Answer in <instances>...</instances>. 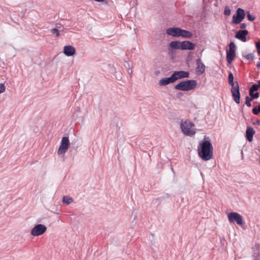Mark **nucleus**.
I'll return each instance as SVG.
<instances>
[{"label":"nucleus","instance_id":"c9c22d12","mask_svg":"<svg viewBox=\"0 0 260 260\" xmlns=\"http://www.w3.org/2000/svg\"><path fill=\"white\" fill-rule=\"evenodd\" d=\"M256 85L259 86L258 88L260 87V80L257 81V84H256Z\"/></svg>","mask_w":260,"mask_h":260},{"label":"nucleus","instance_id":"412c9836","mask_svg":"<svg viewBox=\"0 0 260 260\" xmlns=\"http://www.w3.org/2000/svg\"><path fill=\"white\" fill-rule=\"evenodd\" d=\"M62 203L63 204L68 205L73 202L72 198L69 196H64L62 198Z\"/></svg>","mask_w":260,"mask_h":260},{"label":"nucleus","instance_id":"ddd939ff","mask_svg":"<svg viewBox=\"0 0 260 260\" xmlns=\"http://www.w3.org/2000/svg\"><path fill=\"white\" fill-rule=\"evenodd\" d=\"M197 72L198 74L201 75L205 72L206 67L200 58L197 59Z\"/></svg>","mask_w":260,"mask_h":260},{"label":"nucleus","instance_id":"f8f14e48","mask_svg":"<svg viewBox=\"0 0 260 260\" xmlns=\"http://www.w3.org/2000/svg\"><path fill=\"white\" fill-rule=\"evenodd\" d=\"M166 33L171 36L175 37H180V28L172 27L166 30Z\"/></svg>","mask_w":260,"mask_h":260},{"label":"nucleus","instance_id":"423d86ee","mask_svg":"<svg viewBox=\"0 0 260 260\" xmlns=\"http://www.w3.org/2000/svg\"><path fill=\"white\" fill-rule=\"evenodd\" d=\"M47 230V227L42 224H36L31 230L30 234L32 236L37 237L43 235Z\"/></svg>","mask_w":260,"mask_h":260},{"label":"nucleus","instance_id":"6ab92c4d","mask_svg":"<svg viewBox=\"0 0 260 260\" xmlns=\"http://www.w3.org/2000/svg\"><path fill=\"white\" fill-rule=\"evenodd\" d=\"M192 36L191 32L180 28V37L185 38H190Z\"/></svg>","mask_w":260,"mask_h":260},{"label":"nucleus","instance_id":"bb28decb","mask_svg":"<svg viewBox=\"0 0 260 260\" xmlns=\"http://www.w3.org/2000/svg\"><path fill=\"white\" fill-rule=\"evenodd\" d=\"M231 9L228 6H225L224 10V14L226 16H229L231 14Z\"/></svg>","mask_w":260,"mask_h":260},{"label":"nucleus","instance_id":"393cba45","mask_svg":"<svg viewBox=\"0 0 260 260\" xmlns=\"http://www.w3.org/2000/svg\"><path fill=\"white\" fill-rule=\"evenodd\" d=\"M253 101L251 98H250V97L247 96H246L245 98V104L246 105V106L248 107H250L251 106V102Z\"/></svg>","mask_w":260,"mask_h":260},{"label":"nucleus","instance_id":"cd10ccee","mask_svg":"<svg viewBox=\"0 0 260 260\" xmlns=\"http://www.w3.org/2000/svg\"><path fill=\"white\" fill-rule=\"evenodd\" d=\"M247 59L249 60H253L254 58V54L253 53H249L244 56Z\"/></svg>","mask_w":260,"mask_h":260},{"label":"nucleus","instance_id":"4c0bfd02","mask_svg":"<svg viewBox=\"0 0 260 260\" xmlns=\"http://www.w3.org/2000/svg\"><path fill=\"white\" fill-rule=\"evenodd\" d=\"M129 74H132V70H131V71L129 72Z\"/></svg>","mask_w":260,"mask_h":260},{"label":"nucleus","instance_id":"f03ea898","mask_svg":"<svg viewBox=\"0 0 260 260\" xmlns=\"http://www.w3.org/2000/svg\"><path fill=\"white\" fill-rule=\"evenodd\" d=\"M197 86V82L194 80H188L179 82L175 86L176 89L181 91H189L194 89Z\"/></svg>","mask_w":260,"mask_h":260},{"label":"nucleus","instance_id":"39448f33","mask_svg":"<svg viewBox=\"0 0 260 260\" xmlns=\"http://www.w3.org/2000/svg\"><path fill=\"white\" fill-rule=\"evenodd\" d=\"M229 221L230 223L236 222L239 225H242L243 224L242 216L237 212H230L228 215Z\"/></svg>","mask_w":260,"mask_h":260},{"label":"nucleus","instance_id":"b1692460","mask_svg":"<svg viewBox=\"0 0 260 260\" xmlns=\"http://www.w3.org/2000/svg\"><path fill=\"white\" fill-rule=\"evenodd\" d=\"M258 85L256 84H253L250 88L249 89V93L254 92L255 91H257L258 89Z\"/></svg>","mask_w":260,"mask_h":260},{"label":"nucleus","instance_id":"7ed1b4c3","mask_svg":"<svg viewBox=\"0 0 260 260\" xmlns=\"http://www.w3.org/2000/svg\"><path fill=\"white\" fill-rule=\"evenodd\" d=\"M194 126V124L188 120L182 121L180 123L181 131L186 136H192L196 134Z\"/></svg>","mask_w":260,"mask_h":260},{"label":"nucleus","instance_id":"6e6552de","mask_svg":"<svg viewBox=\"0 0 260 260\" xmlns=\"http://www.w3.org/2000/svg\"><path fill=\"white\" fill-rule=\"evenodd\" d=\"M245 12L242 8H238L236 12V15L233 16V22L235 24H239L244 18Z\"/></svg>","mask_w":260,"mask_h":260},{"label":"nucleus","instance_id":"c756f323","mask_svg":"<svg viewBox=\"0 0 260 260\" xmlns=\"http://www.w3.org/2000/svg\"><path fill=\"white\" fill-rule=\"evenodd\" d=\"M255 47L258 55H260V42H255Z\"/></svg>","mask_w":260,"mask_h":260},{"label":"nucleus","instance_id":"aec40b11","mask_svg":"<svg viewBox=\"0 0 260 260\" xmlns=\"http://www.w3.org/2000/svg\"><path fill=\"white\" fill-rule=\"evenodd\" d=\"M228 81L230 85L232 86V87H235L237 84V86H239L238 83L237 81L234 82V76L233 73H230L228 76Z\"/></svg>","mask_w":260,"mask_h":260},{"label":"nucleus","instance_id":"58836bf2","mask_svg":"<svg viewBox=\"0 0 260 260\" xmlns=\"http://www.w3.org/2000/svg\"><path fill=\"white\" fill-rule=\"evenodd\" d=\"M258 161H259V163L260 164V155H259V157Z\"/></svg>","mask_w":260,"mask_h":260},{"label":"nucleus","instance_id":"dca6fc26","mask_svg":"<svg viewBox=\"0 0 260 260\" xmlns=\"http://www.w3.org/2000/svg\"><path fill=\"white\" fill-rule=\"evenodd\" d=\"M174 82L173 77L172 75H171L170 77L163 78L160 79L158 82V84L160 86H166L170 83H174Z\"/></svg>","mask_w":260,"mask_h":260},{"label":"nucleus","instance_id":"4468645a","mask_svg":"<svg viewBox=\"0 0 260 260\" xmlns=\"http://www.w3.org/2000/svg\"><path fill=\"white\" fill-rule=\"evenodd\" d=\"M75 52V48L71 45L65 46L63 48V53L68 56H73Z\"/></svg>","mask_w":260,"mask_h":260},{"label":"nucleus","instance_id":"a878e982","mask_svg":"<svg viewBox=\"0 0 260 260\" xmlns=\"http://www.w3.org/2000/svg\"><path fill=\"white\" fill-rule=\"evenodd\" d=\"M249 96L250 98H251L252 100H253L254 99H256L259 97V93L258 92H252L251 93H249Z\"/></svg>","mask_w":260,"mask_h":260},{"label":"nucleus","instance_id":"f257e3e1","mask_svg":"<svg viewBox=\"0 0 260 260\" xmlns=\"http://www.w3.org/2000/svg\"><path fill=\"white\" fill-rule=\"evenodd\" d=\"M209 138L206 136L203 141L200 144L201 149H198L199 155L204 160L210 159L213 155V147Z\"/></svg>","mask_w":260,"mask_h":260},{"label":"nucleus","instance_id":"1a4fd4ad","mask_svg":"<svg viewBox=\"0 0 260 260\" xmlns=\"http://www.w3.org/2000/svg\"><path fill=\"white\" fill-rule=\"evenodd\" d=\"M237 85V84L236 85ZM234 101L238 104L240 102V93L239 86L232 87L231 89Z\"/></svg>","mask_w":260,"mask_h":260},{"label":"nucleus","instance_id":"c85d7f7f","mask_svg":"<svg viewBox=\"0 0 260 260\" xmlns=\"http://www.w3.org/2000/svg\"><path fill=\"white\" fill-rule=\"evenodd\" d=\"M247 17L249 21H253L255 19V17L252 15L249 12L247 13Z\"/></svg>","mask_w":260,"mask_h":260},{"label":"nucleus","instance_id":"a211bd4d","mask_svg":"<svg viewBox=\"0 0 260 260\" xmlns=\"http://www.w3.org/2000/svg\"><path fill=\"white\" fill-rule=\"evenodd\" d=\"M171 49H181V42L178 41H172L169 44V51Z\"/></svg>","mask_w":260,"mask_h":260},{"label":"nucleus","instance_id":"0eeeda50","mask_svg":"<svg viewBox=\"0 0 260 260\" xmlns=\"http://www.w3.org/2000/svg\"><path fill=\"white\" fill-rule=\"evenodd\" d=\"M236 56V45L234 42L229 44V49L226 51V60L231 63Z\"/></svg>","mask_w":260,"mask_h":260},{"label":"nucleus","instance_id":"4be33fe9","mask_svg":"<svg viewBox=\"0 0 260 260\" xmlns=\"http://www.w3.org/2000/svg\"><path fill=\"white\" fill-rule=\"evenodd\" d=\"M61 31V30H58L56 28H54L50 30V32L52 34H54L55 35V37H58L59 36V31Z\"/></svg>","mask_w":260,"mask_h":260},{"label":"nucleus","instance_id":"20e7f679","mask_svg":"<svg viewBox=\"0 0 260 260\" xmlns=\"http://www.w3.org/2000/svg\"><path fill=\"white\" fill-rule=\"evenodd\" d=\"M70 141L68 137H63L61 141L60 145L57 150L59 155H63L67 151L70 146Z\"/></svg>","mask_w":260,"mask_h":260},{"label":"nucleus","instance_id":"f704fd0d","mask_svg":"<svg viewBox=\"0 0 260 260\" xmlns=\"http://www.w3.org/2000/svg\"><path fill=\"white\" fill-rule=\"evenodd\" d=\"M256 67L257 68H259L260 69V62H258L256 64Z\"/></svg>","mask_w":260,"mask_h":260},{"label":"nucleus","instance_id":"e433bc0d","mask_svg":"<svg viewBox=\"0 0 260 260\" xmlns=\"http://www.w3.org/2000/svg\"><path fill=\"white\" fill-rule=\"evenodd\" d=\"M94 1H96V2H103L105 0H94Z\"/></svg>","mask_w":260,"mask_h":260},{"label":"nucleus","instance_id":"2eb2a0df","mask_svg":"<svg viewBox=\"0 0 260 260\" xmlns=\"http://www.w3.org/2000/svg\"><path fill=\"white\" fill-rule=\"evenodd\" d=\"M248 33V32L247 30H240L237 32L235 37L243 42H246V36Z\"/></svg>","mask_w":260,"mask_h":260},{"label":"nucleus","instance_id":"f3484780","mask_svg":"<svg viewBox=\"0 0 260 260\" xmlns=\"http://www.w3.org/2000/svg\"><path fill=\"white\" fill-rule=\"evenodd\" d=\"M255 133L254 129L251 127H248L246 131V139L249 142H251L253 140V136Z\"/></svg>","mask_w":260,"mask_h":260},{"label":"nucleus","instance_id":"2f4dec72","mask_svg":"<svg viewBox=\"0 0 260 260\" xmlns=\"http://www.w3.org/2000/svg\"><path fill=\"white\" fill-rule=\"evenodd\" d=\"M56 28H57L58 30H59V29H60V30H61H61H63V27L62 26V25L61 24H59V25H57Z\"/></svg>","mask_w":260,"mask_h":260},{"label":"nucleus","instance_id":"473e14b6","mask_svg":"<svg viewBox=\"0 0 260 260\" xmlns=\"http://www.w3.org/2000/svg\"><path fill=\"white\" fill-rule=\"evenodd\" d=\"M246 27V24L245 23H241L240 24V27L241 28H244Z\"/></svg>","mask_w":260,"mask_h":260},{"label":"nucleus","instance_id":"5701e85b","mask_svg":"<svg viewBox=\"0 0 260 260\" xmlns=\"http://www.w3.org/2000/svg\"><path fill=\"white\" fill-rule=\"evenodd\" d=\"M252 113L254 115H258L260 113V104L257 107H254L252 109Z\"/></svg>","mask_w":260,"mask_h":260},{"label":"nucleus","instance_id":"9b49d317","mask_svg":"<svg viewBox=\"0 0 260 260\" xmlns=\"http://www.w3.org/2000/svg\"><path fill=\"white\" fill-rule=\"evenodd\" d=\"M195 46V44L189 41L181 42V50H193Z\"/></svg>","mask_w":260,"mask_h":260},{"label":"nucleus","instance_id":"9d476101","mask_svg":"<svg viewBox=\"0 0 260 260\" xmlns=\"http://www.w3.org/2000/svg\"><path fill=\"white\" fill-rule=\"evenodd\" d=\"M174 80L175 82L176 80L178 79H181L182 78H188L189 76V73L188 72L180 71H175L172 74Z\"/></svg>","mask_w":260,"mask_h":260},{"label":"nucleus","instance_id":"72a5a7b5","mask_svg":"<svg viewBox=\"0 0 260 260\" xmlns=\"http://www.w3.org/2000/svg\"><path fill=\"white\" fill-rule=\"evenodd\" d=\"M253 124H257V125H259L260 124V121L259 120H256L255 121V122H253Z\"/></svg>","mask_w":260,"mask_h":260},{"label":"nucleus","instance_id":"7c9ffc66","mask_svg":"<svg viewBox=\"0 0 260 260\" xmlns=\"http://www.w3.org/2000/svg\"><path fill=\"white\" fill-rule=\"evenodd\" d=\"M6 88L4 84L0 83V93H3L5 91Z\"/></svg>","mask_w":260,"mask_h":260}]
</instances>
